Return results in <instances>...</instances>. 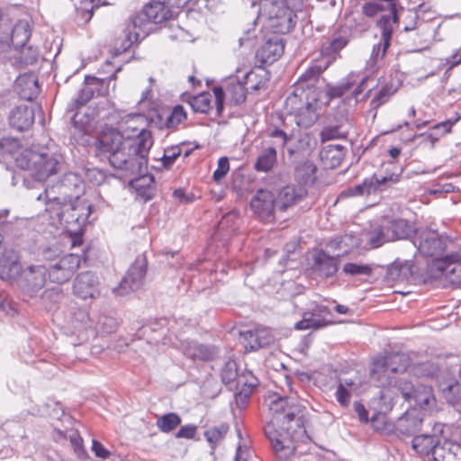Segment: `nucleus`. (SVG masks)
Returning <instances> with one entry per match:
<instances>
[{"label": "nucleus", "instance_id": "37998d69", "mask_svg": "<svg viewBox=\"0 0 461 461\" xmlns=\"http://www.w3.org/2000/svg\"><path fill=\"white\" fill-rule=\"evenodd\" d=\"M189 103L194 112L208 113L212 107V95L209 93H202L193 96Z\"/></svg>", "mask_w": 461, "mask_h": 461}, {"label": "nucleus", "instance_id": "4be33fe9", "mask_svg": "<svg viewBox=\"0 0 461 461\" xmlns=\"http://www.w3.org/2000/svg\"><path fill=\"white\" fill-rule=\"evenodd\" d=\"M241 337L245 341V347L250 350L267 347L274 340L271 331L265 327L256 328L253 330L241 332Z\"/></svg>", "mask_w": 461, "mask_h": 461}, {"label": "nucleus", "instance_id": "a878e982", "mask_svg": "<svg viewBox=\"0 0 461 461\" xmlns=\"http://www.w3.org/2000/svg\"><path fill=\"white\" fill-rule=\"evenodd\" d=\"M391 242L389 230H386L384 222L383 224L373 226L369 230L363 232L361 243L371 249H376L384 243Z\"/></svg>", "mask_w": 461, "mask_h": 461}, {"label": "nucleus", "instance_id": "79ce46f5", "mask_svg": "<svg viewBox=\"0 0 461 461\" xmlns=\"http://www.w3.org/2000/svg\"><path fill=\"white\" fill-rule=\"evenodd\" d=\"M357 75L354 73H351L348 76L345 82L334 86H328L327 94L330 98H337L342 96L346 92H348L357 82L356 80Z\"/></svg>", "mask_w": 461, "mask_h": 461}, {"label": "nucleus", "instance_id": "6e6552de", "mask_svg": "<svg viewBox=\"0 0 461 461\" xmlns=\"http://www.w3.org/2000/svg\"><path fill=\"white\" fill-rule=\"evenodd\" d=\"M286 108L295 117L296 124L303 128L312 126L318 120L321 108L317 95L312 93L303 101L296 94L290 95L285 101Z\"/></svg>", "mask_w": 461, "mask_h": 461}, {"label": "nucleus", "instance_id": "0eeeda50", "mask_svg": "<svg viewBox=\"0 0 461 461\" xmlns=\"http://www.w3.org/2000/svg\"><path fill=\"white\" fill-rule=\"evenodd\" d=\"M409 366L410 359L405 354H390L374 360L371 376L379 386H397L399 381H394V375L404 373Z\"/></svg>", "mask_w": 461, "mask_h": 461}, {"label": "nucleus", "instance_id": "49530a36", "mask_svg": "<svg viewBox=\"0 0 461 461\" xmlns=\"http://www.w3.org/2000/svg\"><path fill=\"white\" fill-rule=\"evenodd\" d=\"M228 430L229 427L222 424L219 427L211 428L204 432V437L211 444L212 450H214L215 446L225 437Z\"/></svg>", "mask_w": 461, "mask_h": 461}, {"label": "nucleus", "instance_id": "864d4df0", "mask_svg": "<svg viewBox=\"0 0 461 461\" xmlns=\"http://www.w3.org/2000/svg\"><path fill=\"white\" fill-rule=\"evenodd\" d=\"M347 132L342 130L341 126H328L321 132V137L323 141L346 138Z\"/></svg>", "mask_w": 461, "mask_h": 461}, {"label": "nucleus", "instance_id": "423d86ee", "mask_svg": "<svg viewBox=\"0 0 461 461\" xmlns=\"http://www.w3.org/2000/svg\"><path fill=\"white\" fill-rule=\"evenodd\" d=\"M302 0H261L260 8L275 33H287L296 23Z\"/></svg>", "mask_w": 461, "mask_h": 461}, {"label": "nucleus", "instance_id": "dca6fc26", "mask_svg": "<svg viewBox=\"0 0 461 461\" xmlns=\"http://www.w3.org/2000/svg\"><path fill=\"white\" fill-rule=\"evenodd\" d=\"M73 294L81 300L96 299L100 296V281L92 271L78 274L73 283Z\"/></svg>", "mask_w": 461, "mask_h": 461}, {"label": "nucleus", "instance_id": "09e8293b", "mask_svg": "<svg viewBox=\"0 0 461 461\" xmlns=\"http://www.w3.org/2000/svg\"><path fill=\"white\" fill-rule=\"evenodd\" d=\"M193 359L208 361L213 358L216 349L213 347L206 345H197L194 348L193 352L188 353Z\"/></svg>", "mask_w": 461, "mask_h": 461}, {"label": "nucleus", "instance_id": "f704fd0d", "mask_svg": "<svg viewBox=\"0 0 461 461\" xmlns=\"http://www.w3.org/2000/svg\"><path fill=\"white\" fill-rule=\"evenodd\" d=\"M276 162V149L275 147L268 146L265 148L258 157L255 164L257 171L267 172Z\"/></svg>", "mask_w": 461, "mask_h": 461}, {"label": "nucleus", "instance_id": "b1692460", "mask_svg": "<svg viewBox=\"0 0 461 461\" xmlns=\"http://www.w3.org/2000/svg\"><path fill=\"white\" fill-rule=\"evenodd\" d=\"M306 195L303 186L287 185L280 190L276 200V207L281 211L293 206Z\"/></svg>", "mask_w": 461, "mask_h": 461}, {"label": "nucleus", "instance_id": "7ed1b4c3", "mask_svg": "<svg viewBox=\"0 0 461 461\" xmlns=\"http://www.w3.org/2000/svg\"><path fill=\"white\" fill-rule=\"evenodd\" d=\"M16 165L22 169L28 170L32 174V179L25 178L24 185L29 190H41V193L31 194L37 201L44 200V191L49 190L43 185V182L49 176L58 173L59 161L52 155L41 153L32 149H25L16 158ZM54 190L52 187L50 190Z\"/></svg>", "mask_w": 461, "mask_h": 461}, {"label": "nucleus", "instance_id": "393cba45", "mask_svg": "<svg viewBox=\"0 0 461 461\" xmlns=\"http://www.w3.org/2000/svg\"><path fill=\"white\" fill-rule=\"evenodd\" d=\"M338 258L320 250L313 257L314 271L324 277L332 276L338 271Z\"/></svg>", "mask_w": 461, "mask_h": 461}, {"label": "nucleus", "instance_id": "8fccbe9b", "mask_svg": "<svg viewBox=\"0 0 461 461\" xmlns=\"http://www.w3.org/2000/svg\"><path fill=\"white\" fill-rule=\"evenodd\" d=\"M395 89H393V85H385L384 86L377 94L371 100V105L377 109L382 104L386 103L389 98L394 94Z\"/></svg>", "mask_w": 461, "mask_h": 461}, {"label": "nucleus", "instance_id": "de8ad7c7", "mask_svg": "<svg viewBox=\"0 0 461 461\" xmlns=\"http://www.w3.org/2000/svg\"><path fill=\"white\" fill-rule=\"evenodd\" d=\"M186 119V113L181 105H176L166 119V127L175 130Z\"/></svg>", "mask_w": 461, "mask_h": 461}, {"label": "nucleus", "instance_id": "3c124183", "mask_svg": "<svg viewBox=\"0 0 461 461\" xmlns=\"http://www.w3.org/2000/svg\"><path fill=\"white\" fill-rule=\"evenodd\" d=\"M343 272L350 276H369L372 268L368 265L347 263L343 267Z\"/></svg>", "mask_w": 461, "mask_h": 461}, {"label": "nucleus", "instance_id": "58836bf2", "mask_svg": "<svg viewBox=\"0 0 461 461\" xmlns=\"http://www.w3.org/2000/svg\"><path fill=\"white\" fill-rule=\"evenodd\" d=\"M238 368L237 364L234 360H227L221 369V378L223 384L227 385L238 386Z\"/></svg>", "mask_w": 461, "mask_h": 461}, {"label": "nucleus", "instance_id": "aec40b11", "mask_svg": "<svg viewBox=\"0 0 461 461\" xmlns=\"http://www.w3.org/2000/svg\"><path fill=\"white\" fill-rule=\"evenodd\" d=\"M83 181L77 174L68 173L65 174L61 183L56 186L57 193L59 195H53L55 197H60L61 200H78L83 191Z\"/></svg>", "mask_w": 461, "mask_h": 461}, {"label": "nucleus", "instance_id": "5fc2aeb1", "mask_svg": "<svg viewBox=\"0 0 461 461\" xmlns=\"http://www.w3.org/2000/svg\"><path fill=\"white\" fill-rule=\"evenodd\" d=\"M21 49L20 59L23 63L29 65L33 64L37 61L39 52L32 47H26V45Z\"/></svg>", "mask_w": 461, "mask_h": 461}, {"label": "nucleus", "instance_id": "473e14b6", "mask_svg": "<svg viewBox=\"0 0 461 461\" xmlns=\"http://www.w3.org/2000/svg\"><path fill=\"white\" fill-rule=\"evenodd\" d=\"M386 230H389L391 241L400 239H407L413 231L412 226L403 219L384 221Z\"/></svg>", "mask_w": 461, "mask_h": 461}, {"label": "nucleus", "instance_id": "774afa93", "mask_svg": "<svg viewBox=\"0 0 461 461\" xmlns=\"http://www.w3.org/2000/svg\"><path fill=\"white\" fill-rule=\"evenodd\" d=\"M447 63L449 65V68L461 64V47L447 59Z\"/></svg>", "mask_w": 461, "mask_h": 461}, {"label": "nucleus", "instance_id": "e2e57ef3", "mask_svg": "<svg viewBox=\"0 0 461 461\" xmlns=\"http://www.w3.org/2000/svg\"><path fill=\"white\" fill-rule=\"evenodd\" d=\"M43 300H50L53 303H58L62 299V293L60 288H53L46 290L42 294Z\"/></svg>", "mask_w": 461, "mask_h": 461}, {"label": "nucleus", "instance_id": "052dcab7", "mask_svg": "<svg viewBox=\"0 0 461 461\" xmlns=\"http://www.w3.org/2000/svg\"><path fill=\"white\" fill-rule=\"evenodd\" d=\"M197 427L193 424H188L180 428L176 432V438L191 439L194 437Z\"/></svg>", "mask_w": 461, "mask_h": 461}, {"label": "nucleus", "instance_id": "ea45409f", "mask_svg": "<svg viewBox=\"0 0 461 461\" xmlns=\"http://www.w3.org/2000/svg\"><path fill=\"white\" fill-rule=\"evenodd\" d=\"M150 23L151 22L143 14V10L132 17L131 25L134 30L133 34L136 41L148 35L150 30L149 26Z\"/></svg>", "mask_w": 461, "mask_h": 461}, {"label": "nucleus", "instance_id": "2f4dec72", "mask_svg": "<svg viewBox=\"0 0 461 461\" xmlns=\"http://www.w3.org/2000/svg\"><path fill=\"white\" fill-rule=\"evenodd\" d=\"M345 156L344 148L341 145H327L321 153L320 157L326 167L334 168L343 160Z\"/></svg>", "mask_w": 461, "mask_h": 461}, {"label": "nucleus", "instance_id": "c85d7f7f", "mask_svg": "<svg viewBox=\"0 0 461 461\" xmlns=\"http://www.w3.org/2000/svg\"><path fill=\"white\" fill-rule=\"evenodd\" d=\"M435 461H461V446L452 441L445 440L434 449Z\"/></svg>", "mask_w": 461, "mask_h": 461}, {"label": "nucleus", "instance_id": "20e7f679", "mask_svg": "<svg viewBox=\"0 0 461 461\" xmlns=\"http://www.w3.org/2000/svg\"><path fill=\"white\" fill-rule=\"evenodd\" d=\"M55 190L44 191L46 211L50 218L63 225L69 231L77 232L87 221L91 213L90 205L80 203L78 200H61L55 197Z\"/></svg>", "mask_w": 461, "mask_h": 461}, {"label": "nucleus", "instance_id": "6ab92c4d", "mask_svg": "<svg viewBox=\"0 0 461 461\" xmlns=\"http://www.w3.org/2000/svg\"><path fill=\"white\" fill-rule=\"evenodd\" d=\"M146 274L144 263H136L128 270L126 276L121 281L115 292L119 295H124L130 291H137L141 287Z\"/></svg>", "mask_w": 461, "mask_h": 461}, {"label": "nucleus", "instance_id": "412c9836", "mask_svg": "<svg viewBox=\"0 0 461 461\" xmlns=\"http://www.w3.org/2000/svg\"><path fill=\"white\" fill-rule=\"evenodd\" d=\"M285 43L279 36L267 40L257 51V57L262 63L271 64L277 60L284 53Z\"/></svg>", "mask_w": 461, "mask_h": 461}, {"label": "nucleus", "instance_id": "a18cd8bd", "mask_svg": "<svg viewBox=\"0 0 461 461\" xmlns=\"http://www.w3.org/2000/svg\"><path fill=\"white\" fill-rule=\"evenodd\" d=\"M438 366L430 361L420 363L411 368V372L420 377H433L438 373Z\"/></svg>", "mask_w": 461, "mask_h": 461}, {"label": "nucleus", "instance_id": "603ef678", "mask_svg": "<svg viewBox=\"0 0 461 461\" xmlns=\"http://www.w3.org/2000/svg\"><path fill=\"white\" fill-rule=\"evenodd\" d=\"M391 275L395 276L399 280L407 279L412 273L411 266L409 263L395 262L390 269Z\"/></svg>", "mask_w": 461, "mask_h": 461}, {"label": "nucleus", "instance_id": "39448f33", "mask_svg": "<svg viewBox=\"0 0 461 461\" xmlns=\"http://www.w3.org/2000/svg\"><path fill=\"white\" fill-rule=\"evenodd\" d=\"M132 143L130 135L124 136L114 128H105L96 138L95 148L96 152L108 158L112 167L130 174L131 153L129 149Z\"/></svg>", "mask_w": 461, "mask_h": 461}, {"label": "nucleus", "instance_id": "7c9ffc66", "mask_svg": "<svg viewBox=\"0 0 461 461\" xmlns=\"http://www.w3.org/2000/svg\"><path fill=\"white\" fill-rule=\"evenodd\" d=\"M438 445V437L435 435H419L412 439L413 449L420 456L434 457V449Z\"/></svg>", "mask_w": 461, "mask_h": 461}, {"label": "nucleus", "instance_id": "2eb2a0df", "mask_svg": "<svg viewBox=\"0 0 461 461\" xmlns=\"http://www.w3.org/2000/svg\"><path fill=\"white\" fill-rule=\"evenodd\" d=\"M214 104L218 113L222 111V101L226 99L232 104H240L246 100V88L244 83L237 77H230L226 83L225 88L214 87Z\"/></svg>", "mask_w": 461, "mask_h": 461}, {"label": "nucleus", "instance_id": "5701e85b", "mask_svg": "<svg viewBox=\"0 0 461 461\" xmlns=\"http://www.w3.org/2000/svg\"><path fill=\"white\" fill-rule=\"evenodd\" d=\"M10 125L20 131L29 129L34 122V110L27 104L14 108L9 116Z\"/></svg>", "mask_w": 461, "mask_h": 461}, {"label": "nucleus", "instance_id": "6e6d98bb", "mask_svg": "<svg viewBox=\"0 0 461 461\" xmlns=\"http://www.w3.org/2000/svg\"><path fill=\"white\" fill-rule=\"evenodd\" d=\"M230 170L229 159L226 157H221L218 160V167L213 172V179L215 181L221 180Z\"/></svg>", "mask_w": 461, "mask_h": 461}, {"label": "nucleus", "instance_id": "1a4fd4ad", "mask_svg": "<svg viewBox=\"0 0 461 461\" xmlns=\"http://www.w3.org/2000/svg\"><path fill=\"white\" fill-rule=\"evenodd\" d=\"M132 144L129 150L131 151L130 174L137 175L143 172V168L147 166V155L149 149L153 145L151 132L144 128L134 135H130Z\"/></svg>", "mask_w": 461, "mask_h": 461}, {"label": "nucleus", "instance_id": "c03bdc74", "mask_svg": "<svg viewBox=\"0 0 461 461\" xmlns=\"http://www.w3.org/2000/svg\"><path fill=\"white\" fill-rule=\"evenodd\" d=\"M71 324L75 330H80L91 327L89 314L85 309H77L72 312Z\"/></svg>", "mask_w": 461, "mask_h": 461}, {"label": "nucleus", "instance_id": "0e129e2a", "mask_svg": "<svg viewBox=\"0 0 461 461\" xmlns=\"http://www.w3.org/2000/svg\"><path fill=\"white\" fill-rule=\"evenodd\" d=\"M360 243L358 242V240L357 238H354L350 235H345L340 238V240L338 241L337 247L339 249H342L343 247L350 248V247H357Z\"/></svg>", "mask_w": 461, "mask_h": 461}, {"label": "nucleus", "instance_id": "bb28decb", "mask_svg": "<svg viewBox=\"0 0 461 461\" xmlns=\"http://www.w3.org/2000/svg\"><path fill=\"white\" fill-rule=\"evenodd\" d=\"M47 267L45 266H32L29 267L24 272L23 276L26 282V289L30 293H36L41 290L46 282Z\"/></svg>", "mask_w": 461, "mask_h": 461}, {"label": "nucleus", "instance_id": "f03ea898", "mask_svg": "<svg viewBox=\"0 0 461 461\" xmlns=\"http://www.w3.org/2000/svg\"><path fill=\"white\" fill-rule=\"evenodd\" d=\"M362 11L370 18L379 16L376 26L382 31V39L374 46L367 61V66L374 69L377 62L384 59L391 44L393 32L398 23L396 0H365Z\"/></svg>", "mask_w": 461, "mask_h": 461}, {"label": "nucleus", "instance_id": "c756f323", "mask_svg": "<svg viewBox=\"0 0 461 461\" xmlns=\"http://www.w3.org/2000/svg\"><path fill=\"white\" fill-rule=\"evenodd\" d=\"M325 311L322 307H316L312 312H305L303 320L296 322L294 328L298 330L307 329H319L328 325L325 318L321 316V313Z\"/></svg>", "mask_w": 461, "mask_h": 461}, {"label": "nucleus", "instance_id": "4468645a", "mask_svg": "<svg viewBox=\"0 0 461 461\" xmlns=\"http://www.w3.org/2000/svg\"><path fill=\"white\" fill-rule=\"evenodd\" d=\"M430 272L434 277L444 276L453 285H461V256L455 253L436 260L430 265Z\"/></svg>", "mask_w": 461, "mask_h": 461}, {"label": "nucleus", "instance_id": "f8f14e48", "mask_svg": "<svg viewBox=\"0 0 461 461\" xmlns=\"http://www.w3.org/2000/svg\"><path fill=\"white\" fill-rule=\"evenodd\" d=\"M397 388L402 397L420 409H430L435 404V397L430 386L423 384H412L406 380H399Z\"/></svg>", "mask_w": 461, "mask_h": 461}, {"label": "nucleus", "instance_id": "13d9d810", "mask_svg": "<svg viewBox=\"0 0 461 461\" xmlns=\"http://www.w3.org/2000/svg\"><path fill=\"white\" fill-rule=\"evenodd\" d=\"M96 329H100L102 331L111 333L116 329V321L108 316H101L98 319Z\"/></svg>", "mask_w": 461, "mask_h": 461}, {"label": "nucleus", "instance_id": "f257e3e1", "mask_svg": "<svg viewBox=\"0 0 461 461\" xmlns=\"http://www.w3.org/2000/svg\"><path fill=\"white\" fill-rule=\"evenodd\" d=\"M271 419L265 427L276 455L281 459L290 457L294 450V440L305 430L302 419L303 407L294 396L269 395L267 399Z\"/></svg>", "mask_w": 461, "mask_h": 461}, {"label": "nucleus", "instance_id": "a19ab883", "mask_svg": "<svg viewBox=\"0 0 461 461\" xmlns=\"http://www.w3.org/2000/svg\"><path fill=\"white\" fill-rule=\"evenodd\" d=\"M181 423V418L175 412L162 415L157 420V427L165 433L174 430Z\"/></svg>", "mask_w": 461, "mask_h": 461}, {"label": "nucleus", "instance_id": "cd10ccee", "mask_svg": "<svg viewBox=\"0 0 461 461\" xmlns=\"http://www.w3.org/2000/svg\"><path fill=\"white\" fill-rule=\"evenodd\" d=\"M423 421L420 411L415 409L407 411L397 421V429L406 435H411L420 431Z\"/></svg>", "mask_w": 461, "mask_h": 461}, {"label": "nucleus", "instance_id": "9b49d317", "mask_svg": "<svg viewBox=\"0 0 461 461\" xmlns=\"http://www.w3.org/2000/svg\"><path fill=\"white\" fill-rule=\"evenodd\" d=\"M399 181V175L391 173L385 176L374 175L366 178L361 184L349 187L342 192V196H369L377 194Z\"/></svg>", "mask_w": 461, "mask_h": 461}, {"label": "nucleus", "instance_id": "f3484780", "mask_svg": "<svg viewBox=\"0 0 461 461\" xmlns=\"http://www.w3.org/2000/svg\"><path fill=\"white\" fill-rule=\"evenodd\" d=\"M447 240L436 231H426L421 234L418 249L425 257L433 258L431 265L439 259H445L444 253Z\"/></svg>", "mask_w": 461, "mask_h": 461}, {"label": "nucleus", "instance_id": "ddd939ff", "mask_svg": "<svg viewBox=\"0 0 461 461\" xmlns=\"http://www.w3.org/2000/svg\"><path fill=\"white\" fill-rule=\"evenodd\" d=\"M81 257L77 254H68L47 267L49 278L51 282L63 284L68 282L79 268Z\"/></svg>", "mask_w": 461, "mask_h": 461}, {"label": "nucleus", "instance_id": "a211bd4d", "mask_svg": "<svg viewBox=\"0 0 461 461\" xmlns=\"http://www.w3.org/2000/svg\"><path fill=\"white\" fill-rule=\"evenodd\" d=\"M276 199L272 192L266 189H259L250 201V208L258 218L266 222L274 220Z\"/></svg>", "mask_w": 461, "mask_h": 461}, {"label": "nucleus", "instance_id": "680f3d73", "mask_svg": "<svg viewBox=\"0 0 461 461\" xmlns=\"http://www.w3.org/2000/svg\"><path fill=\"white\" fill-rule=\"evenodd\" d=\"M86 176L89 181L97 185H100L105 178L104 174L97 168L88 169L86 172Z\"/></svg>", "mask_w": 461, "mask_h": 461}, {"label": "nucleus", "instance_id": "72a5a7b5", "mask_svg": "<svg viewBox=\"0 0 461 461\" xmlns=\"http://www.w3.org/2000/svg\"><path fill=\"white\" fill-rule=\"evenodd\" d=\"M357 389L358 386L353 380H339L335 392V398L341 406L347 407L350 402L352 394L357 393Z\"/></svg>", "mask_w": 461, "mask_h": 461}, {"label": "nucleus", "instance_id": "bf43d9fd", "mask_svg": "<svg viewBox=\"0 0 461 461\" xmlns=\"http://www.w3.org/2000/svg\"><path fill=\"white\" fill-rule=\"evenodd\" d=\"M247 386L249 390L255 388L258 384L257 377H255L250 372L242 374L238 379V385Z\"/></svg>", "mask_w": 461, "mask_h": 461}, {"label": "nucleus", "instance_id": "4c0bfd02", "mask_svg": "<svg viewBox=\"0 0 461 461\" xmlns=\"http://www.w3.org/2000/svg\"><path fill=\"white\" fill-rule=\"evenodd\" d=\"M460 119V116H456L455 119H449L445 122L437 123L433 128L432 131H439V133H429L428 135H424L425 139L424 141L430 143L431 147L434 146L435 142L439 139V137L443 136L446 133H448L451 131L452 126L457 122Z\"/></svg>", "mask_w": 461, "mask_h": 461}, {"label": "nucleus", "instance_id": "c9c22d12", "mask_svg": "<svg viewBox=\"0 0 461 461\" xmlns=\"http://www.w3.org/2000/svg\"><path fill=\"white\" fill-rule=\"evenodd\" d=\"M97 78H92L91 82H86V84L83 86V88L78 93L77 97L68 105V111L73 112L75 109H77L83 105H85L87 102H89L95 94V89L93 87L94 84L98 83Z\"/></svg>", "mask_w": 461, "mask_h": 461}, {"label": "nucleus", "instance_id": "69168bd1", "mask_svg": "<svg viewBox=\"0 0 461 461\" xmlns=\"http://www.w3.org/2000/svg\"><path fill=\"white\" fill-rule=\"evenodd\" d=\"M92 450L96 456L101 458H107L110 456V452L96 439L92 441Z\"/></svg>", "mask_w": 461, "mask_h": 461}, {"label": "nucleus", "instance_id": "9d476101", "mask_svg": "<svg viewBox=\"0 0 461 461\" xmlns=\"http://www.w3.org/2000/svg\"><path fill=\"white\" fill-rule=\"evenodd\" d=\"M190 0H150L143 6V14L151 23L171 20Z\"/></svg>", "mask_w": 461, "mask_h": 461}, {"label": "nucleus", "instance_id": "e433bc0d", "mask_svg": "<svg viewBox=\"0 0 461 461\" xmlns=\"http://www.w3.org/2000/svg\"><path fill=\"white\" fill-rule=\"evenodd\" d=\"M316 166L311 161H304L296 167V178L305 185L313 184L316 179Z\"/></svg>", "mask_w": 461, "mask_h": 461}, {"label": "nucleus", "instance_id": "4d7b16f0", "mask_svg": "<svg viewBox=\"0 0 461 461\" xmlns=\"http://www.w3.org/2000/svg\"><path fill=\"white\" fill-rule=\"evenodd\" d=\"M181 149L178 146L170 147L165 149L163 156V164L165 167H170L180 156Z\"/></svg>", "mask_w": 461, "mask_h": 461}, {"label": "nucleus", "instance_id": "338daca9", "mask_svg": "<svg viewBox=\"0 0 461 461\" xmlns=\"http://www.w3.org/2000/svg\"><path fill=\"white\" fill-rule=\"evenodd\" d=\"M270 137L276 138L278 140L277 145L280 147H284L287 141V135L281 130L276 129L270 132Z\"/></svg>", "mask_w": 461, "mask_h": 461}]
</instances>
